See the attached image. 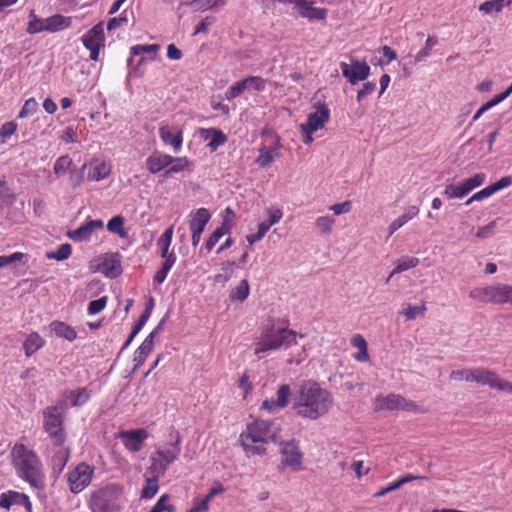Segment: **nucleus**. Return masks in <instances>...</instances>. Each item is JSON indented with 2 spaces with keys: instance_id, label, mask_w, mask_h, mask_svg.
Masks as SVG:
<instances>
[{
  "instance_id": "58",
  "label": "nucleus",
  "mask_w": 512,
  "mask_h": 512,
  "mask_svg": "<svg viewBox=\"0 0 512 512\" xmlns=\"http://www.w3.org/2000/svg\"><path fill=\"white\" fill-rule=\"evenodd\" d=\"M351 201H345L343 203H336L330 206V210L334 212L335 215H340L343 213H348L351 209Z\"/></svg>"
},
{
  "instance_id": "20",
  "label": "nucleus",
  "mask_w": 512,
  "mask_h": 512,
  "mask_svg": "<svg viewBox=\"0 0 512 512\" xmlns=\"http://www.w3.org/2000/svg\"><path fill=\"white\" fill-rule=\"evenodd\" d=\"M470 379L478 384L488 385L490 388L494 389L498 381V375L492 370L479 367L472 369Z\"/></svg>"
},
{
  "instance_id": "29",
  "label": "nucleus",
  "mask_w": 512,
  "mask_h": 512,
  "mask_svg": "<svg viewBox=\"0 0 512 512\" xmlns=\"http://www.w3.org/2000/svg\"><path fill=\"white\" fill-rule=\"evenodd\" d=\"M43 345L44 340L40 337V335L36 332H32L27 336L23 343L26 356L30 357L33 353L42 348Z\"/></svg>"
},
{
  "instance_id": "54",
  "label": "nucleus",
  "mask_w": 512,
  "mask_h": 512,
  "mask_svg": "<svg viewBox=\"0 0 512 512\" xmlns=\"http://www.w3.org/2000/svg\"><path fill=\"white\" fill-rule=\"evenodd\" d=\"M25 257L22 252H14L11 255L0 256V268L10 265L16 261H21Z\"/></svg>"
},
{
  "instance_id": "2",
  "label": "nucleus",
  "mask_w": 512,
  "mask_h": 512,
  "mask_svg": "<svg viewBox=\"0 0 512 512\" xmlns=\"http://www.w3.org/2000/svg\"><path fill=\"white\" fill-rule=\"evenodd\" d=\"M11 461L21 479L36 489L44 487L41 463L34 451L22 443H16L11 450Z\"/></svg>"
},
{
  "instance_id": "39",
  "label": "nucleus",
  "mask_w": 512,
  "mask_h": 512,
  "mask_svg": "<svg viewBox=\"0 0 512 512\" xmlns=\"http://www.w3.org/2000/svg\"><path fill=\"white\" fill-rule=\"evenodd\" d=\"M249 295V283L246 279L242 280L239 285L230 293L231 300L243 302Z\"/></svg>"
},
{
  "instance_id": "18",
  "label": "nucleus",
  "mask_w": 512,
  "mask_h": 512,
  "mask_svg": "<svg viewBox=\"0 0 512 512\" xmlns=\"http://www.w3.org/2000/svg\"><path fill=\"white\" fill-rule=\"evenodd\" d=\"M172 162L173 156L159 151H154L146 159V168L150 173L156 174L161 170H164L165 168L169 167Z\"/></svg>"
},
{
  "instance_id": "28",
  "label": "nucleus",
  "mask_w": 512,
  "mask_h": 512,
  "mask_svg": "<svg viewBox=\"0 0 512 512\" xmlns=\"http://www.w3.org/2000/svg\"><path fill=\"white\" fill-rule=\"evenodd\" d=\"M231 224L224 220L222 225L217 227L210 237L205 242V247L208 251L212 250L215 244L222 238L225 234L230 233Z\"/></svg>"
},
{
  "instance_id": "21",
  "label": "nucleus",
  "mask_w": 512,
  "mask_h": 512,
  "mask_svg": "<svg viewBox=\"0 0 512 512\" xmlns=\"http://www.w3.org/2000/svg\"><path fill=\"white\" fill-rule=\"evenodd\" d=\"M210 213L206 208H199L191 214L190 230L202 233L210 220Z\"/></svg>"
},
{
  "instance_id": "7",
  "label": "nucleus",
  "mask_w": 512,
  "mask_h": 512,
  "mask_svg": "<svg viewBox=\"0 0 512 512\" xmlns=\"http://www.w3.org/2000/svg\"><path fill=\"white\" fill-rule=\"evenodd\" d=\"M172 443H170L165 449H159L156 451V454L164 460V463H159V474L164 475L169 464L173 463L179 456L181 452V438L180 433L177 430L172 429L169 434ZM156 467V460L153 459V464L151 466Z\"/></svg>"
},
{
  "instance_id": "53",
  "label": "nucleus",
  "mask_w": 512,
  "mask_h": 512,
  "mask_svg": "<svg viewBox=\"0 0 512 512\" xmlns=\"http://www.w3.org/2000/svg\"><path fill=\"white\" fill-rule=\"evenodd\" d=\"M37 108H38L37 101L34 98H30V99L25 101L21 111L19 112L18 117L19 118H24V117H27L29 115H32L33 113L36 112Z\"/></svg>"
},
{
  "instance_id": "45",
  "label": "nucleus",
  "mask_w": 512,
  "mask_h": 512,
  "mask_svg": "<svg viewBox=\"0 0 512 512\" xmlns=\"http://www.w3.org/2000/svg\"><path fill=\"white\" fill-rule=\"evenodd\" d=\"M438 43V39L435 36H429L426 40L424 48H422L415 56V62L423 61L429 56L431 49Z\"/></svg>"
},
{
  "instance_id": "64",
  "label": "nucleus",
  "mask_w": 512,
  "mask_h": 512,
  "mask_svg": "<svg viewBox=\"0 0 512 512\" xmlns=\"http://www.w3.org/2000/svg\"><path fill=\"white\" fill-rule=\"evenodd\" d=\"M209 508V501L205 498L200 500L198 503H194L193 507L187 512H206Z\"/></svg>"
},
{
  "instance_id": "6",
  "label": "nucleus",
  "mask_w": 512,
  "mask_h": 512,
  "mask_svg": "<svg viewBox=\"0 0 512 512\" xmlns=\"http://www.w3.org/2000/svg\"><path fill=\"white\" fill-rule=\"evenodd\" d=\"M65 402L60 405L47 407L44 414V428L56 445H62L65 440L63 419L60 409H63Z\"/></svg>"
},
{
  "instance_id": "38",
  "label": "nucleus",
  "mask_w": 512,
  "mask_h": 512,
  "mask_svg": "<svg viewBox=\"0 0 512 512\" xmlns=\"http://www.w3.org/2000/svg\"><path fill=\"white\" fill-rule=\"evenodd\" d=\"M187 4L195 11H204L218 6H223L225 4V0H192Z\"/></svg>"
},
{
  "instance_id": "32",
  "label": "nucleus",
  "mask_w": 512,
  "mask_h": 512,
  "mask_svg": "<svg viewBox=\"0 0 512 512\" xmlns=\"http://www.w3.org/2000/svg\"><path fill=\"white\" fill-rule=\"evenodd\" d=\"M419 264V259L417 257H402L396 262L395 268L390 273L387 281L390 280V278L398 273L404 272L410 268H414Z\"/></svg>"
},
{
  "instance_id": "46",
  "label": "nucleus",
  "mask_w": 512,
  "mask_h": 512,
  "mask_svg": "<svg viewBox=\"0 0 512 512\" xmlns=\"http://www.w3.org/2000/svg\"><path fill=\"white\" fill-rule=\"evenodd\" d=\"M169 168L173 173H179L186 169L190 170V161L186 157H173V162Z\"/></svg>"
},
{
  "instance_id": "26",
  "label": "nucleus",
  "mask_w": 512,
  "mask_h": 512,
  "mask_svg": "<svg viewBox=\"0 0 512 512\" xmlns=\"http://www.w3.org/2000/svg\"><path fill=\"white\" fill-rule=\"evenodd\" d=\"M419 212L416 206H410L406 211L395 219L389 226V236L393 235L399 228L405 225L409 220L413 219Z\"/></svg>"
},
{
  "instance_id": "44",
  "label": "nucleus",
  "mask_w": 512,
  "mask_h": 512,
  "mask_svg": "<svg viewBox=\"0 0 512 512\" xmlns=\"http://www.w3.org/2000/svg\"><path fill=\"white\" fill-rule=\"evenodd\" d=\"M243 81L246 82L245 88L248 90L262 91L266 86V80L259 76H250L243 79Z\"/></svg>"
},
{
  "instance_id": "13",
  "label": "nucleus",
  "mask_w": 512,
  "mask_h": 512,
  "mask_svg": "<svg viewBox=\"0 0 512 512\" xmlns=\"http://www.w3.org/2000/svg\"><path fill=\"white\" fill-rule=\"evenodd\" d=\"M314 107L316 111L308 115V119L301 125L310 131H317L322 128L330 118V111L325 102L318 101Z\"/></svg>"
},
{
  "instance_id": "8",
  "label": "nucleus",
  "mask_w": 512,
  "mask_h": 512,
  "mask_svg": "<svg viewBox=\"0 0 512 512\" xmlns=\"http://www.w3.org/2000/svg\"><path fill=\"white\" fill-rule=\"evenodd\" d=\"M486 179L485 173H476L472 177L463 180L461 183L454 185L449 184L445 187L443 194L448 198H463L472 190L481 186Z\"/></svg>"
},
{
  "instance_id": "33",
  "label": "nucleus",
  "mask_w": 512,
  "mask_h": 512,
  "mask_svg": "<svg viewBox=\"0 0 512 512\" xmlns=\"http://www.w3.org/2000/svg\"><path fill=\"white\" fill-rule=\"evenodd\" d=\"M125 219L121 215L112 217L107 223V229L111 233L117 234L120 238H126L128 236L127 231L124 228Z\"/></svg>"
},
{
  "instance_id": "50",
  "label": "nucleus",
  "mask_w": 512,
  "mask_h": 512,
  "mask_svg": "<svg viewBox=\"0 0 512 512\" xmlns=\"http://www.w3.org/2000/svg\"><path fill=\"white\" fill-rule=\"evenodd\" d=\"M159 48L160 46L158 44L136 45L131 47V56L133 57L142 53L155 54Z\"/></svg>"
},
{
  "instance_id": "9",
  "label": "nucleus",
  "mask_w": 512,
  "mask_h": 512,
  "mask_svg": "<svg viewBox=\"0 0 512 512\" xmlns=\"http://www.w3.org/2000/svg\"><path fill=\"white\" fill-rule=\"evenodd\" d=\"M277 443L280 445V453L283 456L281 464L283 466H290L295 470L299 469L302 464L303 453L299 448L298 441L295 439L284 441L279 436Z\"/></svg>"
},
{
  "instance_id": "31",
  "label": "nucleus",
  "mask_w": 512,
  "mask_h": 512,
  "mask_svg": "<svg viewBox=\"0 0 512 512\" xmlns=\"http://www.w3.org/2000/svg\"><path fill=\"white\" fill-rule=\"evenodd\" d=\"M160 137L163 142L167 144H171L175 150H178L182 144V134L181 132L174 134L170 131L167 126H162L159 129Z\"/></svg>"
},
{
  "instance_id": "55",
  "label": "nucleus",
  "mask_w": 512,
  "mask_h": 512,
  "mask_svg": "<svg viewBox=\"0 0 512 512\" xmlns=\"http://www.w3.org/2000/svg\"><path fill=\"white\" fill-rule=\"evenodd\" d=\"M376 89V84L374 82H366L363 84V87L357 93V101L361 102V100L372 94Z\"/></svg>"
},
{
  "instance_id": "17",
  "label": "nucleus",
  "mask_w": 512,
  "mask_h": 512,
  "mask_svg": "<svg viewBox=\"0 0 512 512\" xmlns=\"http://www.w3.org/2000/svg\"><path fill=\"white\" fill-rule=\"evenodd\" d=\"M101 272L111 279L117 278L122 273L121 256L119 253H107L100 266Z\"/></svg>"
},
{
  "instance_id": "36",
  "label": "nucleus",
  "mask_w": 512,
  "mask_h": 512,
  "mask_svg": "<svg viewBox=\"0 0 512 512\" xmlns=\"http://www.w3.org/2000/svg\"><path fill=\"white\" fill-rule=\"evenodd\" d=\"M67 397L72 406H81L89 400L90 395L86 388H80L69 391Z\"/></svg>"
},
{
  "instance_id": "51",
  "label": "nucleus",
  "mask_w": 512,
  "mask_h": 512,
  "mask_svg": "<svg viewBox=\"0 0 512 512\" xmlns=\"http://www.w3.org/2000/svg\"><path fill=\"white\" fill-rule=\"evenodd\" d=\"M333 224H334V219L329 216H322V217L317 218V220H316L317 228L324 234L331 233Z\"/></svg>"
},
{
  "instance_id": "49",
  "label": "nucleus",
  "mask_w": 512,
  "mask_h": 512,
  "mask_svg": "<svg viewBox=\"0 0 512 512\" xmlns=\"http://www.w3.org/2000/svg\"><path fill=\"white\" fill-rule=\"evenodd\" d=\"M245 84L246 82L241 80L230 86L225 92V98L227 100H232L238 97L246 89Z\"/></svg>"
},
{
  "instance_id": "19",
  "label": "nucleus",
  "mask_w": 512,
  "mask_h": 512,
  "mask_svg": "<svg viewBox=\"0 0 512 512\" xmlns=\"http://www.w3.org/2000/svg\"><path fill=\"white\" fill-rule=\"evenodd\" d=\"M104 42L105 33L104 24L102 21L94 25L86 34L82 36V43L85 48H91L95 44L104 46Z\"/></svg>"
},
{
  "instance_id": "59",
  "label": "nucleus",
  "mask_w": 512,
  "mask_h": 512,
  "mask_svg": "<svg viewBox=\"0 0 512 512\" xmlns=\"http://www.w3.org/2000/svg\"><path fill=\"white\" fill-rule=\"evenodd\" d=\"M495 225H496V222L491 221L487 225L479 228V230L476 233V237H478L480 239H485V238L489 237L490 235H492V230L495 227Z\"/></svg>"
},
{
  "instance_id": "43",
  "label": "nucleus",
  "mask_w": 512,
  "mask_h": 512,
  "mask_svg": "<svg viewBox=\"0 0 512 512\" xmlns=\"http://www.w3.org/2000/svg\"><path fill=\"white\" fill-rule=\"evenodd\" d=\"M291 396V389L288 384H282L277 390V400L276 405L281 408H284L289 403V398Z\"/></svg>"
},
{
  "instance_id": "57",
  "label": "nucleus",
  "mask_w": 512,
  "mask_h": 512,
  "mask_svg": "<svg viewBox=\"0 0 512 512\" xmlns=\"http://www.w3.org/2000/svg\"><path fill=\"white\" fill-rule=\"evenodd\" d=\"M216 18L214 16H206L196 27L194 31V35L200 34V33H206L207 28L215 23Z\"/></svg>"
},
{
  "instance_id": "62",
  "label": "nucleus",
  "mask_w": 512,
  "mask_h": 512,
  "mask_svg": "<svg viewBox=\"0 0 512 512\" xmlns=\"http://www.w3.org/2000/svg\"><path fill=\"white\" fill-rule=\"evenodd\" d=\"M61 139L66 143H74L77 141V133L71 127H66Z\"/></svg>"
},
{
  "instance_id": "11",
  "label": "nucleus",
  "mask_w": 512,
  "mask_h": 512,
  "mask_svg": "<svg viewBox=\"0 0 512 512\" xmlns=\"http://www.w3.org/2000/svg\"><path fill=\"white\" fill-rule=\"evenodd\" d=\"M93 469L86 463L78 464L69 474L68 482L73 493L81 492L90 482Z\"/></svg>"
},
{
  "instance_id": "15",
  "label": "nucleus",
  "mask_w": 512,
  "mask_h": 512,
  "mask_svg": "<svg viewBox=\"0 0 512 512\" xmlns=\"http://www.w3.org/2000/svg\"><path fill=\"white\" fill-rule=\"evenodd\" d=\"M24 506L26 512H33L32 503L25 493L9 490L0 495V507L9 510L12 505Z\"/></svg>"
},
{
  "instance_id": "5",
  "label": "nucleus",
  "mask_w": 512,
  "mask_h": 512,
  "mask_svg": "<svg viewBox=\"0 0 512 512\" xmlns=\"http://www.w3.org/2000/svg\"><path fill=\"white\" fill-rule=\"evenodd\" d=\"M274 424L272 420L257 419L247 425V430L241 433V437L250 439L252 443H277L280 435L273 430Z\"/></svg>"
},
{
  "instance_id": "30",
  "label": "nucleus",
  "mask_w": 512,
  "mask_h": 512,
  "mask_svg": "<svg viewBox=\"0 0 512 512\" xmlns=\"http://www.w3.org/2000/svg\"><path fill=\"white\" fill-rule=\"evenodd\" d=\"M162 476L159 474V469H157V475L149 477L146 479L145 486L141 490V498L150 499L156 495L159 490V477Z\"/></svg>"
},
{
  "instance_id": "16",
  "label": "nucleus",
  "mask_w": 512,
  "mask_h": 512,
  "mask_svg": "<svg viewBox=\"0 0 512 512\" xmlns=\"http://www.w3.org/2000/svg\"><path fill=\"white\" fill-rule=\"evenodd\" d=\"M104 223L100 219L89 220L75 230H68L66 235L73 241L82 242L88 240L96 229H102Z\"/></svg>"
},
{
  "instance_id": "60",
  "label": "nucleus",
  "mask_w": 512,
  "mask_h": 512,
  "mask_svg": "<svg viewBox=\"0 0 512 512\" xmlns=\"http://www.w3.org/2000/svg\"><path fill=\"white\" fill-rule=\"evenodd\" d=\"M170 267L162 263L161 268L155 273L154 281L161 284L165 281L168 272L170 271Z\"/></svg>"
},
{
  "instance_id": "35",
  "label": "nucleus",
  "mask_w": 512,
  "mask_h": 512,
  "mask_svg": "<svg viewBox=\"0 0 512 512\" xmlns=\"http://www.w3.org/2000/svg\"><path fill=\"white\" fill-rule=\"evenodd\" d=\"M511 4L512 0H488L479 6V10L486 14H489L492 11L499 13L502 11L504 6H510Z\"/></svg>"
},
{
  "instance_id": "34",
  "label": "nucleus",
  "mask_w": 512,
  "mask_h": 512,
  "mask_svg": "<svg viewBox=\"0 0 512 512\" xmlns=\"http://www.w3.org/2000/svg\"><path fill=\"white\" fill-rule=\"evenodd\" d=\"M404 398L398 394H389L386 397L379 398L378 401L381 402V409L386 410H400L402 406V402H404Z\"/></svg>"
},
{
  "instance_id": "40",
  "label": "nucleus",
  "mask_w": 512,
  "mask_h": 512,
  "mask_svg": "<svg viewBox=\"0 0 512 512\" xmlns=\"http://www.w3.org/2000/svg\"><path fill=\"white\" fill-rule=\"evenodd\" d=\"M274 149H275V147L262 146L259 149V156L256 159V163L262 168L270 165V163L274 159V155H273Z\"/></svg>"
},
{
  "instance_id": "12",
  "label": "nucleus",
  "mask_w": 512,
  "mask_h": 512,
  "mask_svg": "<svg viewBox=\"0 0 512 512\" xmlns=\"http://www.w3.org/2000/svg\"><path fill=\"white\" fill-rule=\"evenodd\" d=\"M118 437L129 451L138 452L141 450L144 441L148 438V432L143 428L123 430L119 432Z\"/></svg>"
},
{
  "instance_id": "61",
  "label": "nucleus",
  "mask_w": 512,
  "mask_h": 512,
  "mask_svg": "<svg viewBox=\"0 0 512 512\" xmlns=\"http://www.w3.org/2000/svg\"><path fill=\"white\" fill-rule=\"evenodd\" d=\"M16 131V124L13 122H6L0 129V136L5 138L11 136Z\"/></svg>"
},
{
  "instance_id": "1",
  "label": "nucleus",
  "mask_w": 512,
  "mask_h": 512,
  "mask_svg": "<svg viewBox=\"0 0 512 512\" xmlns=\"http://www.w3.org/2000/svg\"><path fill=\"white\" fill-rule=\"evenodd\" d=\"M333 405L331 393L322 389L317 382H308L299 386L293 399L296 414L316 420L325 415Z\"/></svg>"
},
{
  "instance_id": "25",
  "label": "nucleus",
  "mask_w": 512,
  "mask_h": 512,
  "mask_svg": "<svg viewBox=\"0 0 512 512\" xmlns=\"http://www.w3.org/2000/svg\"><path fill=\"white\" fill-rule=\"evenodd\" d=\"M109 174L110 168H108L104 162L96 159L90 163L87 178L89 180L100 181L106 178Z\"/></svg>"
},
{
  "instance_id": "23",
  "label": "nucleus",
  "mask_w": 512,
  "mask_h": 512,
  "mask_svg": "<svg viewBox=\"0 0 512 512\" xmlns=\"http://www.w3.org/2000/svg\"><path fill=\"white\" fill-rule=\"evenodd\" d=\"M200 135L207 139L211 135V140L208 144V146L211 148V150L217 149L220 145L224 144L227 140L226 135L223 133L222 130L216 129V128H201L200 129Z\"/></svg>"
},
{
  "instance_id": "56",
  "label": "nucleus",
  "mask_w": 512,
  "mask_h": 512,
  "mask_svg": "<svg viewBox=\"0 0 512 512\" xmlns=\"http://www.w3.org/2000/svg\"><path fill=\"white\" fill-rule=\"evenodd\" d=\"M470 373H472V369L453 370L449 377L452 380H465L470 382Z\"/></svg>"
},
{
  "instance_id": "37",
  "label": "nucleus",
  "mask_w": 512,
  "mask_h": 512,
  "mask_svg": "<svg viewBox=\"0 0 512 512\" xmlns=\"http://www.w3.org/2000/svg\"><path fill=\"white\" fill-rule=\"evenodd\" d=\"M72 253V247L68 243L61 244L56 251H50L46 253L48 259H54L57 261H63L70 257Z\"/></svg>"
},
{
  "instance_id": "27",
  "label": "nucleus",
  "mask_w": 512,
  "mask_h": 512,
  "mask_svg": "<svg viewBox=\"0 0 512 512\" xmlns=\"http://www.w3.org/2000/svg\"><path fill=\"white\" fill-rule=\"evenodd\" d=\"M71 24V19L60 14L53 15L45 19V31L55 32L62 28H67Z\"/></svg>"
},
{
  "instance_id": "4",
  "label": "nucleus",
  "mask_w": 512,
  "mask_h": 512,
  "mask_svg": "<svg viewBox=\"0 0 512 512\" xmlns=\"http://www.w3.org/2000/svg\"><path fill=\"white\" fill-rule=\"evenodd\" d=\"M123 489L117 484H108L94 491L90 498L93 512H117Z\"/></svg>"
},
{
  "instance_id": "63",
  "label": "nucleus",
  "mask_w": 512,
  "mask_h": 512,
  "mask_svg": "<svg viewBox=\"0 0 512 512\" xmlns=\"http://www.w3.org/2000/svg\"><path fill=\"white\" fill-rule=\"evenodd\" d=\"M182 52L174 44H169L167 47V57L171 60H179L182 58Z\"/></svg>"
},
{
  "instance_id": "22",
  "label": "nucleus",
  "mask_w": 512,
  "mask_h": 512,
  "mask_svg": "<svg viewBox=\"0 0 512 512\" xmlns=\"http://www.w3.org/2000/svg\"><path fill=\"white\" fill-rule=\"evenodd\" d=\"M153 345V335L147 336L135 352V356L133 359L135 365L133 371H135L139 366H141L144 363L148 354L152 351Z\"/></svg>"
},
{
  "instance_id": "52",
  "label": "nucleus",
  "mask_w": 512,
  "mask_h": 512,
  "mask_svg": "<svg viewBox=\"0 0 512 512\" xmlns=\"http://www.w3.org/2000/svg\"><path fill=\"white\" fill-rule=\"evenodd\" d=\"M107 304V296H103L96 300H92L88 304V313L90 315H95L101 312Z\"/></svg>"
},
{
  "instance_id": "10",
  "label": "nucleus",
  "mask_w": 512,
  "mask_h": 512,
  "mask_svg": "<svg viewBox=\"0 0 512 512\" xmlns=\"http://www.w3.org/2000/svg\"><path fill=\"white\" fill-rule=\"evenodd\" d=\"M340 68L342 75L351 85L366 80L370 75V66L365 61L360 62L357 59H352L351 64L341 62Z\"/></svg>"
},
{
  "instance_id": "24",
  "label": "nucleus",
  "mask_w": 512,
  "mask_h": 512,
  "mask_svg": "<svg viewBox=\"0 0 512 512\" xmlns=\"http://www.w3.org/2000/svg\"><path fill=\"white\" fill-rule=\"evenodd\" d=\"M50 327L57 337L65 338L68 341H73L77 337L75 329L62 321H53Z\"/></svg>"
},
{
  "instance_id": "41",
  "label": "nucleus",
  "mask_w": 512,
  "mask_h": 512,
  "mask_svg": "<svg viewBox=\"0 0 512 512\" xmlns=\"http://www.w3.org/2000/svg\"><path fill=\"white\" fill-rule=\"evenodd\" d=\"M173 226L167 228L159 237L157 244L161 248V257H166L172 241Z\"/></svg>"
},
{
  "instance_id": "47",
  "label": "nucleus",
  "mask_w": 512,
  "mask_h": 512,
  "mask_svg": "<svg viewBox=\"0 0 512 512\" xmlns=\"http://www.w3.org/2000/svg\"><path fill=\"white\" fill-rule=\"evenodd\" d=\"M30 16L33 17V19L28 23L27 32L30 34H35L41 31H45V20L36 18L34 10H31Z\"/></svg>"
},
{
  "instance_id": "3",
  "label": "nucleus",
  "mask_w": 512,
  "mask_h": 512,
  "mask_svg": "<svg viewBox=\"0 0 512 512\" xmlns=\"http://www.w3.org/2000/svg\"><path fill=\"white\" fill-rule=\"evenodd\" d=\"M296 332L287 328H275L271 322L256 339L254 353L261 359V353L276 350L295 341Z\"/></svg>"
},
{
  "instance_id": "42",
  "label": "nucleus",
  "mask_w": 512,
  "mask_h": 512,
  "mask_svg": "<svg viewBox=\"0 0 512 512\" xmlns=\"http://www.w3.org/2000/svg\"><path fill=\"white\" fill-rule=\"evenodd\" d=\"M239 440H240L241 446L243 447V449L246 452L248 457L253 456V455H265L267 453V449L265 447L249 444L247 442L249 439H243L240 436Z\"/></svg>"
},
{
  "instance_id": "48",
  "label": "nucleus",
  "mask_w": 512,
  "mask_h": 512,
  "mask_svg": "<svg viewBox=\"0 0 512 512\" xmlns=\"http://www.w3.org/2000/svg\"><path fill=\"white\" fill-rule=\"evenodd\" d=\"M72 159L68 155L59 157L54 164V173L60 175L70 169Z\"/></svg>"
},
{
  "instance_id": "14",
  "label": "nucleus",
  "mask_w": 512,
  "mask_h": 512,
  "mask_svg": "<svg viewBox=\"0 0 512 512\" xmlns=\"http://www.w3.org/2000/svg\"><path fill=\"white\" fill-rule=\"evenodd\" d=\"M505 285L502 286H488L485 288L474 289L470 292V296L477 298L482 302H493L496 304L505 303L504 298Z\"/></svg>"
}]
</instances>
